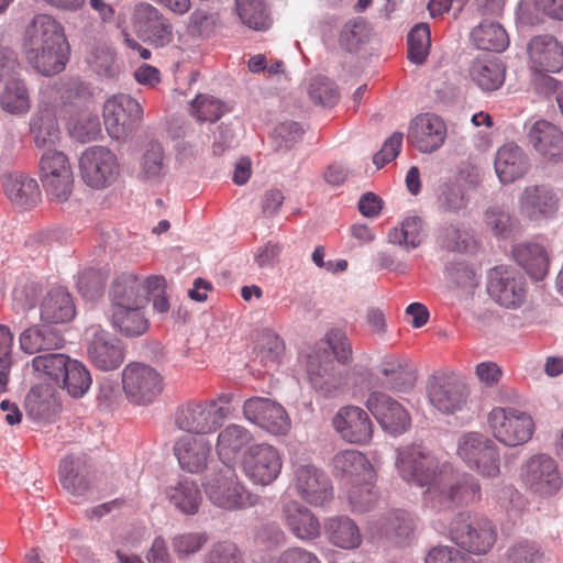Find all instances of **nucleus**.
<instances>
[{
  "instance_id": "obj_1",
  "label": "nucleus",
  "mask_w": 563,
  "mask_h": 563,
  "mask_svg": "<svg viewBox=\"0 0 563 563\" xmlns=\"http://www.w3.org/2000/svg\"><path fill=\"white\" fill-rule=\"evenodd\" d=\"M396 465L405 481L427 487L424 498L434 509L450 510L479 499L481 486L472 475L456 473L449 463L440 464L421 444L398 449Z\"/></svg>"
},
{
  "instance_id": "obj_2",
  "label": "nucleus",
  "mask_w": 563,
  "mask_h": 563,
  "mask_svg": "<svg viewBox=\"0 0 563 563\" xmlns=\"http://www.w3.org/2000/svg\"><path fill=\"white\" fill-rule=\"evenodd\" d=\"M23 52L38 74H59L66 67L69 52L63 25L52 15L36 14L24 30Z\"/></svg>"
},
{
  "instance_id": "obj_3",
  "label": "nucleus",
  "mask_w": 563,
  "mask_h": 563,
  "mask_svg": "<svg viewBox=\"0 0 563 563\" xmlns=\"http://www.w3.org/2000/svg\"><path fill=\"white\" fill-rule=\"evenodd\" d=\"M202 486L208 499L217 507L235 510L253 506L256 497L239 482L234 470L229 465L212 468L206 475Z\"/></svg>"
},
{
  "instance_id": "obj_4",
  "label": "nucleus",
  "mask_w": 563,
  "mask_h": 563,
  "mask_svg": "<svg viewBox=\"0 0 563 563\" xmlns=\"http://www.w3.org/2000/svg\"><path fill=\"white\" fill-rule=\"evenodd\" d=\"M450 537L460 550L473 555H485L497 541V529L487 518L460 512L450 523Z\"/></svg>"
},
{
  "instance_id": "obj_5",
  "label": "nucleus",
  "mask_w": 563,
  "mask_h": 563,
  "mask_svg": "<svg viewBox=\"0 0 563 563\" xmlns=\"http://www.w3.org/2000/svg\"><path fill=\"white\" fill-rule=\"evenodd\" d=\"M456 454L482 476L496 477L500 473L498 448L493 440L478 432H466L457 440Z\"/></svg>"
},
{
  "instance_id": "obj_6",
  "label": "nucleus",
  "mask_w": 563,
  "mask_h": 563,
  "mask_svg": "<svg viewBox=\"0 0 563 563\" xmlns=\"http://www.w3.org/2000/svg\"><path fill=\"white\" fill-rule=\"evenodd\" d=\"M521 479L529 492L542 498L556 495L563 486L559 463L545 453L534 454L522 464Z\"/></svg>"
},
{
  "instance_id": "obj_7",
  "label": "nucleus",
  "mask_w": 563,
  "mask_h": 563,
  "mask_svg": "<svg viewBox=\"0 0 563 563\" xmlns=\"http://www.w3.org/2000/svg\"><path fill=\"white\" fill-rule=\"evenodd\" d=\"M163 387L162 375L145 363L132 362L122 372L123 391L134 405L152 404L161 395Z\"/></svg>"
},
{
  "instance_id": "obj_8",
  "label": "nucleus",
  "mask_w": 563,
  "mask_h": 563,
  "mask_svg": "<svg viewBox=\"0 0 563 563\" xmlns=\"http://www.w3.org/2000/svg\"><path fill=\"white\" fill-rule=\"evenodd\" d=\"M228 409L216 400H190L175 412V426L183 431L207 434L217 430L227 418Z\"/></svg>"
},
{
  "instance_id": "obj_9",
  "label": "nucleus",
  "mask_w": 563,
  "mask_h": 563,
  "mask_svg": "<svg viewBox=\"0 0 563 563\" xmlns=\"http://www.w3.org/2000/svg\"><path fill=\"white\" fill-rule=\"evenodd\" d=\"M488 423L494 437L508 446L526 443L534 429L533 420L527 412L511 407L494 408L489 412Z\"/></svg>"
},
{
  "instance_id": "obj_10",
  "label": "nucleus",
  "mask_w": 563,
  "mask_h": 563,
  "mask_svg": "<svg viewBox=\"0 0 563 563\" xmlns=\"http://www.w3.org/2000/svg\"><path fill=\"white\" fill-rule=\"evenodd\" d=\"M241 467L254 485L267 486L279 476L283 460L279 451L272 444L256 443L244 451Z\"/></svg>"
},
{
  "instance_id": "obj_11",
  "label": "nucleus",
  "mask_w": 563,
  "mask_h": 563,
  "mask_svg": "<svg viewBox=\"0 0 563 563\" xmlns=\"http://www.w3.org/2000/svg\"><path fill=\"white\" fill-rule=\"evenodd\" d=\"M427 394L430 404L439 412L454 415L466 406L470 390L462 377L442 373L430 377Z\"/></svg>"
},
{
  "instance_id": "obj_12",
  "label": "nucleus",
  "mask_w": 563,
  "mask_h": 563,
  "mask_svg": "<svg viewBox=\"0 0 563 563\" xmlns=\"http://www.w3.org/2000/svg\"><path fill=\"white\" fill-rule=\"evenodd\" d=\"M79 167L84 181L95 189L110 186L120 174L117 155L104 146L86 148L79 158Z\"/></svg>"
},
{
  "instance_id": "obj_13",
  "label": "nucleus",
  "mask_w": 563,
  "mask_h": 563,
  "mask_svg": "<svg viewBox=\"0 0 563 563\" xmlns=\"http://www.w3.org/2000/svg\"><path fill=\"white\" fill-rule=\"evenodd\" d=\"M103 119L108 134L120 140L142 122L143 109L131 96L119 93L104 102Z\"/></svg>"
},
{
  "instance_id": "obj_14",
  "label": "nucleus",
  "mask_w": 563,
  "mask_h": 563,
  "mask_svg": "<svg viewBox=\"0 0 563 563\" xmlns=\"http://www.w3.org/2000/svg\"><path fill=\"white\" fill-rule=\"evenodd\" d=\"M134 31L143 41L161 48L174 40V27L170 21L155 7L146 2L134 5L131 14Z\"/></svg>"
},
{
  "instance_id": "obj_15",
  "label": "nucleus",
  "mask_w": 563,
  "mask_h": 563,
  "mask_svg": "<svg viewBox=\"0 0 563 563\" xmlns=\"http://www.w3.org/2000/svg\"><path fill=\"white\" fill-rule=\"evenodd\" d=\"M487 292L499 306L516 309L526 300V280L515 269L497 266L489 271Z\"/></svg>"
},
{
  "instance_id": "obj_16",
  "label": "nucleus",
  "mask_w": 563,
  "mask_h": 563,
  "mask_svg": "<svg viewBox=\"0 0 563 563\" xmlns=\"http://www.w3.org/2000/svg\"><path fill=\"white\" fill-rule=\"evenodd\" d=\"M292 484L297 494L312 506H322L333 496L329 476L311 464L296 466Z\"/></svg>"
},
{
  "instance_id": "obj_17",
  "label": "nucleus",
  "mask_w": 563,
  "mask_h": 563,
  "mask_svg": "<svg viewBox=\"0 0 563 563\" xmlns=\"http://www.w3.org/2000/svg\"><path fill=\"white\" fill-rule=\"evenodd\" d=\"M245 419L272 434H285L290 420L285 409L269 398L253 397L243 405Z\"/></svg>"
},
{
  "instance_id": "obj_18",
  "label": "nucleus",
  "mask_w": 563,
  "mask_h": 563,
  "mask_svg": "<svg viewBox=\"0 0 563 563\" xmlns=\"http://www.w3.org/2000/svg\"><path fill=\"white\" fill-rule=\"evenodd\" d=\"M527 139L542 162L553 165L563 163V131L559 126L547 120L536 121Z\"/></svg>"
},
{
  "instance_id": "obj_19",
  "label": "nucleus",
  "mask_w": 563,
  "mask_h": 563,
  "mask_svg": "<svg viewBox=\"0 0 563 563\" xmlns=\"http://www.w3.org/2000/svg\"><path fill=\"white\" fill-rule=\"evenodd\" d=\"M87 355L99 371L118 369L124 362L125 350L122 342L104 330L96 329L88 341Z\"/></svg>"
},
{
  "instance_id": "obj_20",
  "label": "nucleus",
  "mask_w": 563,
  "mask_h": 563,
  "mask_svg": "<svg viewBox=\"0 0 563 563\" xmlns=\"http://www.w3.org/2000/svg\"><path fill=\"white\" fill-rule=\"evenodd\" d=\"M560 208V198L548 185H529L519 196L522 216L533 221L552 218Z\"/></svg>"
},
{
  "instance_id": "obj_21",
  "label": "nucleus",
  "mask_w": 563,
  "mask_h": 563,
  "mask_svg": "<svg viewBox=\"0 0 563 563\" xmlns=\"http://www.w3.org/2000/svg\"><path fill=\"white\" fill-rule=\"evenodd\" d=\"M366 407L383 429L391 434L402 433L410 426V417L407 410L384 393L373 391L369 394Z\"/></svg>"
},
{
  "instance_id": "obj_22",
  "label": "nucleus",
  "mask_w": 563,
  "mask_h": 563,
  "mask_svg": "<svg viewBox=\"0 0 563 563\" xmlns=\"http://www.w3.org/2000/svg\"><path fill=\"white\" fill-rule=\"evenodd\" d=\"M446 137L444 121L431 113L416 117L409 128L408 139L421 153H432L439 150Z\"/></svg>"
},
{
  "instance_id": "obj_23",
  "label": "nucleus",
  "mask_w": 563,
  "mask_h": 563,
  "mask_svg": "<svg viewBox=\"0 0 563 563\" xmlns=\"http://www.w3.org/2000/svg\"><path fill=\"white\" fill-rule=\"evenodd\" d=\"M174 453L181 470L198 474L208 467L212 444L202 435H183L175 442Z\"/></svg>"
},
{
  "instance_id": "obj_24",
  "label": "nucleus",
  "mask_w": 563,
  "mask_h": 563,
  "mask_svg": "<svg viewBox=\"0 0 563 563\" xmlns=\"http://www.w3.org/2000/svg\"><path fill=\"white\" fill-rule=\"evenodd\" d=\"M332 423L336 432L351 443L365 444L373 437V423L367 412L356 406L342 407Z\"/></svg>"
},
{
  "instance_id": "obj_25",
  "label": "nucleus",
  "mask_w": 563,
  "mask_h": 563,
  "mask_svg": "<svg viewBox=\"0 0 563 563\" xmlns=\"http://www.w3.org/2000/svg\"><path fill=\"white\" fill-rule=\"evenodd\" d=\"M528 55L534 73H558L563 68V46L552 35L533 36L528 44Z\"/></svg>"
},
{
  "instance_id": "obj_26",
  "label": "nucleus",
  "mask_w": 563,
  "mask_h": 563,
  "mask_svg": "<svg viewBox=\"0 0 563 563\" xmlns=\"http://www.w3.org/2000/svg\"><path fill=\"white\" fill-rule=\"evenodd\" d=\"M90 474L91 468L84 454H69L59 464L62 486L76 498H85L89 493Z\"/></svg>"
},
{
  "instance_id": "obj_27",
  "label": "nucleus",
  "mask_w": 563,
  "mask_h": 563,
  "mask_svg": "<svg viewBox=\"0 0 563 563\" xmlns=\"http://www.w3.org/2000/svg\"><path fill=\"white\" fill-rule=\"evenodd\" d=\"M110 307L148 303L147 278L124 272L118 275L109 290Z\"/></svg>"
},
{
  "instance_id": "obj_28",
  "label": "nucleus",
  "mask_w": 563,
  "mask_h": 563,
  "mask_svg": "<svg viewBox=\"0 0 563 563\" xmlns=\"http://www.w3.org/2000/svg\"><path fill=\"white\" fill-rule=\"evenodd\" d=\"M494 167L501 184H511L528 173L530 159L516 143H506L497 150Z\"/></svg>"
},
{
  "instance_id": "obj_29",
  "label": "nucleus",
  "mask_w": 563,
  "mask_h": 563,
  "mask_svg": "<svg viewBox=\"0 0 563 563\" xmlns=\"http://www.w3.org/2000/svg\"><path fill=\"white\" fill-rule=\"evenodd\" d=\"M21 350L26 354H43L59 350L65 344L59 330L48 323L26 328L19 336Z\"/></svg>"
},
{
  "instance_id": "obj_30",
  "label": "nucleus",
  "mask_w": 563,
  "mask_h": 563,
  "mask_svg": "<svg viewBox=\"0 0 563 563\" xmlns=\"http://www.w3.org/2000/svg\"><path fill=\"white\" fill-rule=\"evenodd\" d=\"M76 309L71 295L63 287L46 292L40 305V317L44 323L59 324L74 319Z\"/></svg>"
},
{
  "instance_id": "obj_31",
  "label": "nucleus",
  "mask_w": 563,
  "mask_h": 563,
  "mask_svg": "<svg viewBox=\"0 0 563 563\" xmlns=\"http://www.w3.org/2000/svg\"><path fill=\"white\" fill-rule=\"evenodd\" d=\"M282 517L285 525L298 539L313 540L320 534V523L317 517L296 500H288L283 505Z\"/></svg>"
},
{
  "instance_id": "obj_32",
  "label": "nucleus",
  "mask_w": 563,
  "mask_h": 563,
  "mask_svg": "<svg viewBox=\"0 0 563 563\" xmlns=\"http://www.w3.org/2000/svg\"><path fill=\"white\" fill-rule=\"evenodd\" d=\"M470 77L483 91H494L504 84L506 67L498 57H476L471 63Z\"/></svg>"
},
{
  "instance_id": "obj_33",
  "label": "nucleus",
  "mask_w": 563,
  "mask_h": 563,
  "mask_svg": "<svg viewBox=\"0 0 563 563\" xmlns=\"http://www.w3.org/2000/svg\"><path fill=\"white\" fill-rule=\"evenodd\" d=\"M147 305L110 307L112 327L122 335L134 338L144 334L148 329V321L144 309Z\"/></svg>"
},
{
  "instance_id": "obj_34",
  "label": "nucleus",
  "mask_w": 563,
  "mask_h": 563,
  "mask_svg": "<svg viewBox=\"0 0 563 563\" xmlns=\"http://www.w3.org/2000/svg\"><path fill=\"white\" fill-rule=\"evenodd\" d=\"M324 534L328 541L344 550L357 549L362 543L358 526L347 516H333L324 522Z\"/></svg>"
},
{
  "instance_id": "obj_35",
  "label": "nucleus",
  "mask_w": 563,
  "mask_h": 563,
  "mask_svg": "<svg viewBox=\"0 0 563 563\" xmlns=\"http://www.w3.org/2000/svg\"><path fill=\"white\" fill-rule=\"evenodd\" d=\"M3 189L10 201L19 208H32L41 200L37 181L24 174L4 176Z\"/></svg>"
},
{
  "instance_id": "obj_36",
  "label": "nucleus",
  "mask_w": 563,
  "mask_h": 563,
  "mask_svg": "<svg viewBox=\"0 0 563 563\" xmlns=\"http://www.w3.org/2000/svg\"><path fill=\"white\" fill-rule=\"evenodd\" d=\"M168 173V157L163 145L151 141L139 158V178L150 183H161Z\"/></svg>"
},
{
  "instance_id": "obj_37",
  "label": "nucleus",
  "mask_w": 563,
  "mask_h": 563,
  "mask_svg": "<svg viewBox=\"0 0 563 563\" xmlns=\"http://www.w3.org/2000/svg\"><path fill=\"white\" fill-rule=\"evenodd\" d=\"M253 441V434L244 427L231 423L222 429L217 438V453L224 465L234 461L236 455L247 449Z\"/></svg>"
},
{
  "instance_id": "obj_38",
  "label": "nucleus",
  "mask_w": 563,
  "mask_h": 563,
  "mask_svg": "<svg viewBox=\"0 0 563 563\" xmlns=\"http://www.w3.org/2000/svg\"><path fill=\"white\" fill-rule=\"evenodd\" d=\"M333 362L325 352L316 351L307 356L306 371L308 379L316 391L331 396L336 384L331 373Z\"/></svg>"
},
{
  "instance_id": "obj_39",
  "label": "nucleus",
  "mask_w": 563,
  "mask_h": 563,
  "mask_svg": "<svg viewBox=\"0 0 563 563\" xmlns=\"http://www.w3.org/2000/svg\"><path fill=\"white\" fill-rule=\"evenodd\" d=\"M470 205V196L459 180H449L439 185L435 206L440 213L464 216Z\"/></svg>"
},
{
  "instance_id": "obj_40",
  "label": "nucleus",
  "mask_w": 563,
  "mask_h": 563,
  "mask_svg": "<svg viewBox=\"0 0 563 563\" xmlns=\"http://www.w3.org/2000/svg\"><path fill=\"white\" fill-rule=\"evenodd\" d=\"M514 257L527 274L540 280L548 274L549 256L545 249L538 243H521L515 246Z\"/></svg>"
},
{
  "instance_id": "obj_41",
  "label": "nucleus",
  "mask_w": 563,
  "mask_h": 563,
  "mask_svg": "<svg viewBox=\"0 0 563 563\" xmlns=\"http://www.w3.org/2000/svg\"><path fill=\"white\" fill-rule=\"evenodd\" d=\"M373 533L402 543L413 531L412 519L402 510L388 512L371 523Z\"/></svg>"
},
{
  "instance_id": "obj_42",
  "label": "nucleus",
  "mask_w": 563,
  "mask_h": 563,
  "mask_svg": "<svg viewBox=\"0 0 563 563\" xmlns=\"http://www.w3.org/2000/svg\"><path fill=\"white\" fill-rule=\"evenodd\" d=\"M471 41L478 49L496 53L504 52L509 45V36L504 26L488 19L472 30Z\"/></svg>"
},
{
  "instance_id": "obj_43",
  "label": "nucleus",
  "mask_w": 563,
  "mask_h": 563,
  "mask_svg": "<svg viewBox=\"0 0 563 563\" xmlns=\"http://www.w3.org/2000/svg\"><path fill=\"white\" fill-rule=\"evenodd\" d=\"M333 470L336 475L355 481H368L373 468L366 456L356 450H346L334 455Z\"/></svg>"
},
{
  "instance_id": "obj_44",
  "label": "nucleus",
  "mask_w": 563,
  "mask_h": 563,
  "mask_svg": "<svg viewBox=\"0 0 563 563\" xmlns=\"http://www.w3.org/2000/svg\"><path fill=\"white\" fill-rule=\"evenodd\" d=\"M168 501L184 515L198 512L202 496L194 481L184 479L169 485L165 490Z\"/></svg>"
},
{
  "instance_id": "obj_45",
  "label": "nucleus",
  "mask_w": 563,
  "mask_h": 563,
  "mask_svg": "<svg viewBox=\"0 0 563 563\" xmlns=\"http://www.w3.org/2000/svg\"><path fill=\"white\" fill-rule=\"evenodd\" d=\"M383 384L393 390H407L415 384V375L409 363L401 357L387 355L380 363Z\"/></svg>"
},
{
  "instance_id": "obj_46",
  "label": "nucleus",
  "mask_w": 563,
  "mask_h": 563,
  "mask_svg": "<svg viewBox=\"0 0 563 563\" xmlns=\"http://www.w3.org/2000/svg\"><path fill=\"white\" fill-rule=\"evenodd\" d=\"M388 242L410 252L419 247L424 239L421 218L407 217L399 227L393 228L387 235Z\"/></svg>"
},
{
  "instance_id": "obj_47",
  "label": "nucleus",
  "mask_w": 563,
  "mask_h": 563,
  "mask_svg": "<svg viewBox=\"0 0 563 563\" xmlns=\"http://www.w3.org/2000/svg\"><path fill=\"white\" fill-rule=\"evenodd\" d=\"M31 133L37 147L51 148L60 139V130L56 117L49 111L37 112L31 121Z\"/></svg>"
},
{
  "instance_id": "obj_48",
  "label": "nucleus",
  "mask_w": 563,
  "mask_h": 563,
  "mask_svg": "<svg viewBox=\"0 0 563 563\" xmlns=\"http://www.w3.org/2000/svg\"><path fill=\"white\" fill-rule=\"evenodd\" d=\"M91 383L89 369L81 362L70 358L57 386L73 398H80L89 390Z\"/></svg>"
},
{
  "instance_id": "obj_49",
  "label": "nucleus",
  "mask_w": 563,
  "mask_h": 563,
  "mask_svg": "<svg viewBox=\"0 0 563 563\" xmlns=\"http://www.w3.org/2000/svg\"><path fill=\"white\" fill-rule=\"evenodd\" d=\"M70 357L63 353H43L31 361L33 373L41 379L58 385Z\"/></svg>"
},
{
  "instance_id": "obj_50",
  "label": "nucleus",
  "mask_w": 563,
  "mask_h": 563,
  "mask_svg": "<svg viewBox=\"0 0 563 563\" xmlns=\"http://www.w3.org/2000/svg\"><path fill=\"white\" fill-rule=\"evenodd\" d=\"M236 12L244 25L254 31H266L272 24L263 0H235Z\"/></svg>"
},
{
  "instance_id": "obj_51",
  "label": "nucleus",
  "mask_w": 563,
  "mask_h": 563,
  "mask_svg": "<svg viewBox=\"0 0 563 563\" xmlns=\"http://www.w3.org/2000/svg\"><path fill=\"white\" fill-rule=\"evenodd\" d=\"M0 104L9 113H25L31 107L25 84L22 80L8 81L0 96Z\"/></svg>"
},
{
  "instance_id": "obj_52",
  "label": "nucleus",
  "mask_w": 563,
  "mask_h": 563,
  "mask_svg": "<svg viewBox=\"0 0 563 563\" xmlns=\"http://www.w3.org/2000/svg\"><path fill=\"white\" fill-rule=\"evenodd\" d=\"M87 63L101 77L114 78L120 73L115 53L107 45L95 46L87 56Z\"/></svg>"
},
{
  "instance_id": "obj_53",
  "label": "nucleus",
  "mask_w": 563,
  "mask_h": 563,
  "mask_svg": "<svg viewBox=\"0 0 563 563\" xmlns=\"http://www.w3.org/2000/svg\"><path fill=\"white\" fill-rule=\"evenodd\" d=\"M372 35V27L363 18H354L343 26L340 34V44L349 52H354L366 43Z\"/></svg>"
},
{
  "instance_id": "obj_54",
  "label": "nucleus",
  "mask_w": 563,
  "mask_h": 563,
  "mask_svg": "<svg viewBox=\"0 0 563 563\" xmlns=\"http://www.w3.org/2000/svg\"><path fill=\"white\" fill-rule=\"evenodd\" d=\"M408 59L417 65L426 62L431 45L430 29L426 23L415 25L408 34Z\"/></svg>"
},
{
  "instance_id": "obj_55",
  "label": "nucleus",
  "mask_w": 563,
  "mask_h": 563,
  "mask_svg": "<svg viewBox=\"0 0 563 563\" xmlns=\"http://www.w3.org/2000/svg\"><path fill=\"white\" fill-rule=\"evenodd\" d=\"M57 90L64 104L81 107L91 98L89 87L77 77L62 78Z\"/></svg>"
},
{
  "instance_id": "obj_56",
  "label": "nucleus",
  "mask_w": 563,
  "mask_h": 563,
  "mask_svg": "<svg viewBox=\"0 0 563 563\" xmlns=\"http://www.w3.org/2000/svg\"><path fill=\"white\" fill-rule=\"evenodd\" d=\"M41 181L73 172L68 157L60 151L46 150L38 163Z\"/></svg>"
},
{
  "instance_id": "obj_57",
  "label": "nucleus",
  "mask_w": 563,
  "mask_h": 563,
  "mask_svg": "<svg viewBox=\"0 0 563 563\" xmlns=\"http://www.w3.org/2000/svg\"><path fill=\"white\" fill-rule=\"evenodd\" d=\"M484 222L497 236H508L516 225V219L510 214L508 208L499 205L486 209Z\"/></svg>"
},
{
  "instance_id": "obj_58",
  "label": "nucleus",
  "mask_w": 563,
  "mask_h": 563,
  "mask_svg": "<svg viewBox=\"0 0 563 563\" xmlns=\"http://www.w3.org/2000/svg\"><path fill=\"white\" fill-rule=\"evenodd\" d=\"M377 492L369 479L352 486L347 493L351 510L358 514L372 510L377 501Z\"/></svg>"
},
{
  "instance_id": "obj_59",
  "label": "nucleus",
  "mask_w": 563,
  "mask_h": 563,
  "mask_svg": "<svg viewBox=\"0 0 563 563\" xmlns=\"http://www.w3.org/2000/svg\"><path fill=\"white\" fill-rule=\"evenodd\" d=\"M223 113V103L213 97L200 95L191 102V114L200 122H214Z\"/></svg>"
},
{
  "instance_id": "obj_60",
  "label": "nucleus",
  "mask_w": 563,
  "mask_h": 563,
  "mask_svg": "<svg viewBox=\"0 0 563 563\" xmlns=\"http://www.w3.org/2000/svg\"><path fill=\"white\" fill-rule=\"evenodd\" d=\"M438 241L448 251L462 252L468 247L472 238L466 230L454 224H446L440 229Z\"/></svg>"
},
{
  "instance_id": "obj_61",
  "label": "nucleus",
  "mask_w": 563,
  "mask_h": 563,
  "mask_svg": "<svg viewBox=\"0 0 563 563\" xmlns=\"http://www.w3.org/2000/svg\"><path fill=\"white\" fill-rule=\"evenodd\" d=\"M205 563H244V558L234 542L218 541L207 552Z\"/></svg>"
},
{
  "instance_id": "obj_62",
  "label": "nucleus",
  "mask_w": 563,
  "mask_h": 563,
  "mask_svg": "<svg viewBox=\"0 0 563 563\" xmlns=\"http://www.w3.org/2000/svg\"><path fill=\"white\" fill-rule=\"evenodd\" d=\"M308 93L316 104L321 106H332L339 98V93L333 81L323 76H317L311 79Z\"/></svg>"
},
{
  "instance_id": "obj_63",
  "label": "nucleus",
  "mask_w": 563,
  "mask_h": 563,
  "mask_svg": "<svg viewBox=\"0 0 563 563\" xmlns=\"http://www.w3.org/2000/svg\"><path fill=\"white\" fill-rule=\"evenodd\" d=\"M49 200L63 203L69 199L74 188L73 172L42 181Z\"/></svg>"
},
{
  "instance_id": "obj_64",
  "label": "nucleus",
  "mask_w": 563,
  "mask_h": 563,
  "mask_svg": "<svg viewBox=\"0 0 563 563\" xmlns=\"http://www.w3.org/2000/svg\"><path fill=\"white\" fill-rule=\"evenodd\" d=\"M208 540L206 532H187L174 537L172 544L179 556H187L200 551Z\"/></svg>"
}]
</instances>
